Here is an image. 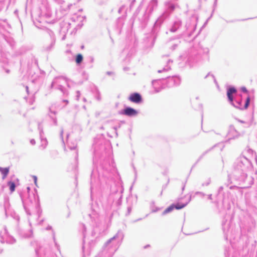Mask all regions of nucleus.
<instances>
[{
	"label": "nucleus",
	"instance_id": "f8f14e48",
	"mask_svg": "<svg viewBox=\"0 0 257 257\" xmlns=\"http://www.w3.org/2000/svg\"><path fill=\"white\" fill-rule=\"evenodd\" d=\"M35 181H36V177H35Z\"/></svg>",
	"mask_w": 257,
	"mask_h": 257
},
{
	"label": "nucleus",
	"instance_id": "9b49d317",
	"mask_svg": "<svg viewBox=\"0 0 257 257\" xmlns=\"http://www.w3.org/2000/svg\"><path fill=\"white\" fill-rule=\"evenodd\" d=\"M31 143L32 145H35V141L34 140H31Z\"/></svg>",
	"mask_w": 257,
	"mask_h": 257
},
{
	"label": "nucleus",
	"instance_id": "0eeeda50",
	"mask_svg": "<svg viewBox=\"0 0 257 257\" xmlns=\"http://www.w3.org/2000/svg\"><path fill=\"white\" fill-rule=\"evenodd\" d=\"M83 60L82 55L80 54H78L76 58V62L77 64H80Z\"/></svg>",
	"mask_w": 257,
	"mask_h": 257
},
{
	"label": "nucleus",
	"instance_id": "20e7f679",
	"mask_svg": "<svg viewBox=\"0 0 257 257\" xmlns=\"http://www.w3.org/2000/svg\"><path fill=\"white\" fill-rule=\"evenodd\" d=\"M0 171L3 175V179H5L9 173V169L8 168H0Z\"/></svg>",
	"mask_w": 257,
	"mask_h": 257
},
{
	"label": "nucleus",
	"instance_id": "423d86ee",
	"mask_svg": "<svg viewBox=\"0 0 257 257\" xmlns=\"http://www.w3.org/2000/svg\"><path fill=\"white\" fill-rule=\"evenodd\" d=\"M8 184L10 187V189L11 191L14 192L15 191V187H16L15 183L13 182L10 181L8 183Z\"/></svg>",
	"mask_w": 257,
	"mask_h": 257
},
{
	"label": "nucleus",
	"instance_id": "9d476101",
	"mask_svg": "<svg viewBox=\"0 0 257 257\" xmlns=\"http://www.w3.org/2000/svg\"><path fill=\"white\" fill-rule=\"evenodd\" d=\"M241 90H242V91L243 92H245V93H247V89H246V88L245 87H242V88H241Z\"/></svg>",
	"mask_w": 257,
	"mask_h": 257
},
{
	"label": "nucleus",
	"instance_id": "7ed1b4c3",
	"mask_svg": "<svg viewBox=\"0 0 257 257\" xmlns=\"http://www.w3.org/2000/svg\"><path fill=\"white\" fill-rule=\"evenodd\" d=\"M236 92V90L234 87L229 88L227 92V95L230 102H232L233 97L232 94Z\"/></svg>",
	"mask_w": 257,
	"mask_h": 257
},
{
	"label": "nucleus",
	"instance_id": "1a4fd4ad",
	"mask_svg": "<svg viewBox=\"0 0 257 257\" xmlns=\"http://www.w3.org/2000/svg\"><path fill=\"white\" fill-rule=\"evenodd\" d=\"M249 102H250V97H249V96H248L246 99L245 103L244 105L245 109H246L248 107Z\"/></svg>",
	"mask_w": 257,
	"mask_h": 257
},
{
	"label": "nucleus",
	"instance_id": "f257e3e1",
	"mask_svg": "<svg viewBox=\"0 0 257 257\" xmlns=\"http://www.w3.org/2000/svg\"><path fill=\"white\" fill-rule=\"evenodd\" d=\"M128 99L131 101L135 103H139L142 100L141 95L138 93H134L131 94L128 98Z\"/></svg>",
	"mask_w": 257,
	"mask_h": 257
},
{
	"label": "nucleus",
	"instance_id": "6e6552de",
	"mask_svg": "<svg viewBox=\"0 0 257 257\" xmlns=\"http://www.w3.org/2000/svg\"><path fill=\"white\" fill-rule=\"evenodd\" d=\"M175 208L174 205L172 204L170 205L169 207H168L167 208H166L164 212V214L168 213L171 211H172Z\"/></svg>",
	"mask_w": 257,
	"mask_h": 257
},
{
	"label": "nucleus",
	"instance_id": "f03ea898",
	"mask_svg": "<svg viewBox=\"0 0 257 257\" xmlns=\"http://www.w3.org/2000/svg\"><path fill=\"white\" fill-rule=\"evenodd\" d=\"M138 112L135 109L131 107H127L124 109L123 114L127 116H131L136 115Z\"/></svg>",
	"mask_w": 257,
	"mask_h": 257
},
{
	"label": "nucleus",
	"instance_id": "39448f33",
	"mask_svg": "<svg viewBox=\"0 0 257 257\" xmlns=\"http://www.w3.org/2000/svg\"><path fill=\"white\" fill-rule=\"evenodd\" d=\"M188 204V202L185 203H177L174 205L175 208L177 210L181 209L186 207Z\"/></svg>",
	"mask_w": 257,
	"mask_h": 257
}]
</instances>
